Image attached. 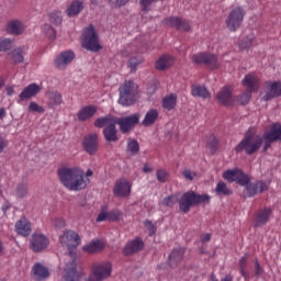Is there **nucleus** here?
Masks as SVG:
<instances>
[{"label":"nucleus","instance_id":"1","mask_svg":"<svg viewBox=\"0 0 281 281\" xmlns=\"http://www.w3.org/2000/svg\"><path fill=\"white\" fill-rule=\"evenodd\" d=\"M278 139L281 140V125L280 123H274L270 131L263 134V137L247 132L244 139L235 147V150L236 153L245 150L246 155H254L263 143V150L267 151L271 148V144L278 142Z\"/></svg>","mask_w":281,"mask_h":281},{"label":"nucleus","instance_id":"2","mask_svg":"<svg viewBox=\"0 0 281 281\" xmlns=\"http://www.w3.org/2000/svg\"><path fill=\"white\" fill-rule=\"evenodd\" d=\"M58 177L63 186L72 192L85 190L89 183V179L85 176V171L78 168L59 169Z\"/></svg>","mask_w":281,"mask_h":281},{"label":"nucleus","instance_id":"3","mask_svg":"<svg viewBox=\"0 0 281 281\" xmlns=\"http://www.w3.org/2000/svg\"><path fill=\"white\" fill-rule=\"evenodd\" d=\"M223 177L226 181L238 183L239 186H246L244 189V196H256L258 194V191L256 189V184L250 183L249 184V176H247L243 170L240 169H233V170H227L223 173Z\"/></svg>","mask_w":281,"mask_h":281},{"label":"nucleus","instance_id":"4","mask_svg":"<svg viewBox=\"0 0 281 281\" xmlns=\"http://www.w3.org/2000/svg\"><path fill=\"white\" fill-rule=\"evenodd\" d=\"M201 203H210V195L196 194L194 191L186 192L179 200L180 212L188 214L193 205H200Z\"/></svg>","mask_w":281,"mask_h":281},{"label":"nucleus","instance_id":"5","mask_svg":"<svg viewBox=\"0 0 281 281\" xmlns=\"http://www.w3.org/2000/svg\"><path fill=\"white\" fill-rule=\"evenodd\" d=\"M243 85L247 88V91H245L237 98V102L238 104L245 105L249 104V100H251V93H254V91H258L259 79L258 77H256V75L249 74L245 76Z\"/></svg>","mask_w":281,"mask_h":281},{"label":"nucleus","instance_id":"6","mask_svg":"<svg viewBox=\"0 0 281 281\" xmlns=\"http://www.w3.org/2000/svg\"><path fill=\"white\" fill-rule=\"evenodd\" d=\"M119 103L123 106H131L135 104V95H137V85L133 81H125L119 89Z\"/></svg>","mask_w":281,"mask_h":281},{"label":"nucleus","instance_id":"7","mask_svg":"<svg viewBox=\"0 0 281 281\" xmlns=\"http://www.w3.org/2000/svg\"><path fill=\"white\" fill-rule=\"evenodd\" d=\"M82 47L88 49V52H100V49H102L95 27L91 24L83 31Z\"/></svg>","mask_w":281,"mask_h":281},{"label":"nucleus","instance_id":"8","mask_svg":"<svg viewBox=\"0 0 281 281\" xmlns=\"http://www.w3.org/2000/svg\"><path fill=\"white\" fill-rule=\"evenodd\" d=\"M111 273H113V265L111 261H102L92 266L91 276L89 278L104 281L111 278Z\"/></svg>","mask_w":281,"mask_h":281},{"label":"nucleus","instance_id":"9","mask_svg":"<svg viewBox=\"0 0 281 281\" xmlns=\"http://www.w3.org/2000/svg\"><path fill=\"white\" fill-rule=\"evenodd\" d=\"M245 19V10L240 7L234 8L228 13V16L226 18L225 24L226 27L231 32H236L238 27L243 24V21Z\"/></svg>","mask_w":281,"mask_h":281},{"label":"nucleus","instance_id":"10","mask_svg":"<svg viewBox=\"0 0 281 281\" xmlns=\"http://www.w3.org/2000/svg\"><path fill=\"white\" fill-rule=\"evenodd\" d=\"M192 60L193 63H195V65H205L206 67H209V69H218L221 65L218 63V58L210 53H200L193 55Z\"/></svg>","mask_w":281,"mask_h":281},{"label":"nucleus","instance_id":"11","mask_svg":"<svg viewBox=\"0 0 281 281\" xmlns=\"http://www.w3.org/2000/svg\"><path fill=\"white\" fill-rule=\"evenodd\" d=\"M59 243L61 247L71 251V249H76V247L80 245V236L74 231H65L64 234L59 236Z\"/></svg>","mask_w":281,"mask_h":281},{"label":"nucleus","instance_id":"12","mask_svg":"<svg viewBox=\"0 0 281 281\" xmlns=\"http://www.w3.org/2000/svg\"><path fill=\"white\" fill-rule=\"evenodd\" d=\"M115 124L120 125L121 133H128L133 126L139 124V113H134L130 116L115 119Z\"/></svg>","mask_w":281,"mask_h":281},{"label":"nucleus","instance_id":"13","mask_svg":"<svg viewBox=\"0 0 281 281\" xmlns=\"http://www.w3.org/2000/svg\"><path fill=\"white\" fill-rule=\"evenodd\" d=\"M131 188H132L131 182L124 178H121V179L116 180V182L114 184L113 194H114V196L124 199V198L131 195Z\"/></svg>","mask_w":281,"mask_h":281},{"label":"nucleus","instance_id":"14","mask_svg":"<svg viewBox=\"0 0 281 281\" xmlns=\"http://www.w3.org/2000/svg\"><path fill=\"white\" fill-rule=\"evenodd\" d=\"M49 247V239L43 234L35 233L31 238V248L33 251H43Z\"/></svg>","mask_w":281,"mask_h":281},{"label":"nucleus","instance_id":"15","mask_svg":"<svg viewBox=\"0 0 281 281\" xmlns=\"http://www.w3.org/2000/svg\"><path fill=\"white\" fill-rule=\"evenodd\" d=\"M74 58H76L74 50H64L55 58V66L58 69H65L67 65H70L74 61Z\"/></svg>","mask_w":281,"mask_h":281},{"label":"nucleus","instance_id":"16","mask_svg":"<svg viewBox=\"0 0 281 281\" xmlns=\"http://www.w3.org/2000/svg\"><path fill=\"white\" fill-rule=\"evenodd\" d=\"M82 146L88 155L98 153V134H88L82 142Z\"/></svg>","mask_w":281,"mask_h":281},{"label":"nucleus","instance_id":"17","mask_svg":"<svg viewBox=\"0 0 281 281\" xmlns=\"http://www.w3.org/2000/svg\"><path fill=\"white\" fill-rule=\"evenodd\" d=\"M38 93H41V87L36 83H31L20 93L18 102L21 104V102H25V100H30L38 95Z\"/></svg>","mask_w":281,"mask_h":281},{"label":"nucleus","instance_id":"18","mask_svg":"<svg viewBox=\"0 0 281 281\" xmlns=\"http://www.w3.org/2000/svg\"><path fill=\"white\" fill-rule=\"evenodd\" d=\"M268 91L266 92V95H262V100L265 102H268V100H273V98H280L281 95V82L274 81V82H267Z\"/></svg>","mask_w":281,"mask_h":281},{"label":"nucleus","instance_id":"19","mask_svg":"<svg viewBox=\"0 0 281 281\" xmlns=\"http://www.w3.org/2000/svg\"><path fill=\"white\" fill-rule=\"evenodd\" d=\"M164 24L169 27H176V30H180L181 32L190 31V24L179 18H167L164 20Z\"/></svg>","mask_w":281,"mask_h":281},{"label":"nucleus","instance_id":"20","mask_svg":"<svg viewBox=\"0 0 281 281\" xmlns=\"http://www.w3.org/2000/svg\"><path fill=\"white\" fill-rule=\"evenodd\" d=\"M98 113V108L95 105H86L79 110L77 113V120L79 122H87L88 120H91L93 115Z\"/></svg>","mask_w":281,"mask_h":281},{"label":"nucleus","instance_id":"21","mask_svg":"<svg viewBox=\"0 0 281 281\" xmlns=\"http://www.w3.org/2000/svg\"><path fill=\"white\" fill-rule=\"evenodd\" d=\"M218 102L225 106H231L234 104V95H232V89L229 87H224L216 95Z\"/></svg>","mask_w":281,"mask_h":281},{"label":"nucleus","instance_id":"22","mask_svg":"<svg viewBox=\"0 0 281 281\" xmlns=\"http://www.w3.org/2000/svg\"><path fill=\"white\" fill-rule=\"evenodd\" d=\"M7 32L13 36H19L25 32V25L20 20H12L8 22Z\"/></svg>","mask_w":281,"mask_h":281},{"label":"nucleus","instance_id":"23","mask_svg":"<svg viewBox=\"0 0 281 281\" xmlns=\"http://www.w3.org/2000/svg\"><path fill=\"white\" fill-rule=\"evenodd\" d=\"M66 276L64 277V281H81L80 276H78V265L76 260H72L70 266L65 268Z\"/></svg>","mask_w":281,"mask_h":281},{"label":"nucleus","instance_id":"24","mask_svg":"<svg viewBox=\"0 0 281 281\" xmlns=\"http://www.w3.org/2000/svg\"><path fill=\"white\" fill-rule=\"evenodd\" d=\"M144 249V241L142 239L136 238L124 248L125 256H133V254H137V251H142Z\"/></svg>","mask_w":281,"mask_h":281},{"label":"nucleus","instance_id":"25","mask_svg":"<svg viewBox=\"0 0 281 281\" xmlns=\"http://www.w3.org/2000/svg\"><path fill=\"white\" fill-rule=\"evenodd\" d=\"M104 249V241L100 239L91 240L83 246L86 254H100Z\"/></svg>","mask_w":281,"mask_h":281},{"label":"nucleus","instance_id":"26","mask_svg":"<svg viewBox=\"0 0 281 281\" xmlns=\"http://www.w3.org/2000/svg\"><path fill=\"white\" fill-rule=\"evenodd\" d=\"M15 232L20 236H30V234L32 233V225L26 218L22 217L15 224Z\"/></svg>","mask_w":281,"mask_h":281},{"label":"nucleus","instance_id":"27","mask_svg":"<svg viewBox=\"0 0 281 281\" xmlns=\"http://www.w3.org/2000/svg\"><path fill=\"white\" fill-rule=\"evenodd\" d=\"M33 278L34 280H45L49 278V270L41 263H35L33 267Z\"/></svg>","mask_w":281,"mask_h":281},{"label":"nucleus","instance_id":"28","mask_svg":"<svg viewBox=\"0 0 281 281\" xmlns=\"http://www.w3.org/2000/svg\"><path fill=\"white\" fill-rule=\"evenodd\" d=\"M271 216V209H262L259 210L256 214L255 225L256 227H260L261 225H266L269 222V217Z\"/></svg>","mask_w":281,"mask_h":281},{"label":"nucleus","instance_id":"29","mask_svg":"<svg viewBox=\"0 0 281 281\" xmlns=\"http://www.w3.org/2000/svg\"><path fill=\"white\" fill-rule=\"evenodd\" d=\"M172 65H175V58L169 55H164L156 61V69L165 71V69L172 67Z\"/></svg>","mask_w":281,"mask_h":281},{"label":"nucleus","instance_id":"30","mask_svg":"<svg viewBox=\"0 0 281 281\" xmlns=\"http://www.w3.org/2000/svg\"><path fill=\"white\" fill-rule=\"evenodd\" d=\"M191 95H193V98H202L203 100H207V98H210V91L204 86L193 85L191 86Z\"/></svg>","mask_w":281,"mask_h":281},{"label":"nucleus","instance_id":"31","mask_svg":"<svg viewBox=\"0 0 281 281\" xmlns=\"http://www.w3.org/2000/svg\"><path fill=\"white\" fill-rule=\"evenodd\" d=\"M46 98L48 99V106L54 109V106H60L63 102V94L58 91H48L46 93Z\"/></svg>","mask_w":281,"mask_h":281},{"label":"nucleus","instance_id":"32","mask_svg":"<svg viewBox=\"0 0 281 281\" xmlns=\"http://www.w3.org/2000/svg\"><path fill=\"white\" fill-rule=\"evenodd\" d=\"M83 8H85V5H83L82 1L75 0L68 5V8L66 10V14H67V16H78V13L82 12Z\"/></svg>","mask_w":281,"mask_h":281},{"label":"nucleus","instance_id":"33","mask_svg":"<svg viewBox=\"0 0 281 281\" xmlns=\"http://www.w3.org/2000/svg\"><path fill=\"white\" fill-rule=\"evenodd\" d=\"M159 120V111L151 109L146 114L142 122L143 126H153Z\"/></svg>","mask_w":281,"mask_h":281},{"label":"nucleus","instance_id":"34","mask_svg":"<svg viewBox=\"0 0 281 281\" xmlns=\"http://www.w3.org/2000/svg\"><path fill=\"white\" fill-rule=\"evenodd\" d=\"M183 254H184L183 248L181 247L175 248L169 255V265L171 267H175L177 262H181V260H183Z\"/></svg>","mask_w":281,"mask_h":281},{"label":"nucleus","instance_id":"35","mask_svg":"<svg viewBox=\"0 0 281 281\" xmlns=\"http://www.w3.org/2000/svg\"><path fill=\"white\" fill-rule=\"evenodd\" d=\"M117 123H113L112 125L104 127L103 135L106 142H117V130L115 128V125Z\"/></svg>","mask_w":281,"mask_h":281},{"label":"nucleus","instance_id":"36","mask_svg":"<svg viewBox=\"0 0 281 281\" xmlns=\"http://www.w3.org/2000/svg\"><path fill=\"white\" fill-rule=\"evenodd\" d=\"M115 120L116 117L111 115L99 117L94 121V126H97V128H104V127L106 128L112 124H115Z\"/></svg>","mask_w":281,"mask_h":281},{"label":"nucleus","instance_id":"37","mask_svg":"<svg viewBox=\"0 0 281 281\" xmlns=\"http://www.w3.org/2000/svg\"><path fill=\"white\" fill-rule=\"evenodd\" d=\"M14 65H19L25 60L23 57V48H14L8 54Z\"/></svg>","mask_w":281,"mask_h":281},{"label":"nucleus","instance_id":"38","mask_svg":"<svg viewBox=\"0 0 281 281\" xmlns=\"http://www.w3.org/2000/svg\"><path fill=\"white\" fill-rule=\"evenodd\" d=\"M162 106L167 111H172L177 106V94H170L162 99Z\"/></svg>","mask_w":281,"mask_h":281},{"label":"nucleus","instance_id":"39","mask_svg":"<svg viewBox=\"0 0 281 281\" xmlns=\"http://www.w3.org/2000/svg\"><path fill=\"white\" fill-rule=\"evenodd\" d=\"M252 45H256V35L254 34L248 35L239 43L240 49H249V47H252Z\"/></svg>","mask_w":281,"mask_h":281},{"label":"nucleus","instance_id":"40","mask_svg":"<svg viewBox=\"0 0 281 281\" xmlns=\"http://www.w3.org/2000/svg\"><path fill=\"white\" fill-rule=\"evenodd\" d=\"M215 192L220 196H227V195L232 194V190H229V188H227V184L225 182H218L216 184Z\"/></svg>","mask_w":281,"mask_h":281},{"label":"nucleus","instance_id":"41","mask_svg":"<svg viewBox=\"0 0 281 281\" xmlns=\"http://www.w3.org/2000/svg\"><path fill=\"white\" fill-rule=\"evenodd\" d=\"M50 23H54V25H60L63 23V13L59 11H54L49 15Z\"/></svg>","mask_w":281,"mask_h":281},{"label":"nucleus","instance_id":"42","mask_svg":"<svg viewBox=\"0 0 281 281\" xmlns=\"http://www.w3.org/2000/svg\"><path fill=\"white\" fill-rule=\"evenodd\" d=\"M12 47V40L0 37V52H8Z\"/></svg>","mask_w":281,"mask_h":281},{"label":"nucleus","instance_id":"43","mask_svg":"<svg viewBox=\"0 0 281 281\" xmlns=\"http://www.w3.org/2000/svg\"><path fill=\"white\" fill-rule=\"evenodd\" d=\"M127 150L131 155H137V153H139V144L137 140H130L127 144Z\"/></svg>","mask_w":281,"mask_h":281},{"label":"nucleus","instance_id":"44","mask_svg":"<svg viewBox=\"0 0 281 281\" xmlns=\"http://www.w3.org/2000/svg\"><path fill=\"white\" fill-rule=\"evenodd\" d=\"M29 113H45V109L38 105V103L32 101L29 104Z\"/></svg>","mask_w":281,"mask_h":281},{"label":"nucleus","instance_id":"45","mask_svg":"<svg viewBox=\"0 0 281 281\" xmlns=\"http://www.w3.org/2000/svg\"><path fill=\"white\" fill-rule=\"evenodd\" d=\"M15 196H18V199H23L24 196H27V186L19 184L15 190Z\"/></svg>","mask_w":281,"mask_h":281},{"label":"nucleus","instance_id":"46","mask_svg":"<svg viewBox=\"0 0 281 281\" xmlns=\"http://www.w3.org/2000/svg\"><path fill=\"white\" fill-rule=\"evenodd\" d=\"M44 33L50 41H54V38H56V30H54L53 26L49 24L44 25Z\"/></svg>","mask_w":281,"mask_h":281},{"label":"nucleus","instance_id":"47","mask_svg":"<svg viewBox=\"0 0 281 281\" xmlns=\"http://www.w3.org/2000/svg\"><path fill=\"white\" fill-rule=\"evenodd\" d=\"M156 179L157 181H159L160 183H166V181H168V173L166 170L164 169H159L156 172Z\"/></svg>","mask_w":281,"mask_h":281},{"label":"nucleus","instance_id":"48","mask_svg":"<svg viewBox=\"0 0 281 281\" xmlns=\"http://www.w3.org/2000/svg\"><path fill=\"white\" fill-rule=\"evenodd\" d=\"M254 184L257 190V194H260V192H265L269 189V186L265 181H257Z\"/></svg>","mask_w":281,"mask_h":281},{"label":"nucleus","instance_id":"49","mask_svg":"<svg viewBox=\"0 0 281 281\" xmlns=\"http://www.w3.org/2000/svg\"><path fill=\"white\" fill-rule=\"evenodd\" d=\"M109 214V220L110 221H120V218H122V212H120V210H114V211H110L108 212Z\"/></svg>","mask_w":281,"mask_h":281},{"label":"nucleus","instance_id":"50","mask_svg":"<svg viewBox=\"0 0 281 281\" xmlns=\"http://www.w3.org/2000/svg\"><path fill=\"white\" fill-rule=\"evenodd\" d=\"M157 0H140V8L143 12H148L150 10V5L155 3Z\"/></svg>","mask_w":281,"mask_h":281},{"label":"nucleus","instance_id":"51","mask_svg":"<svg viewBox=\"0 0 281 281\" xmlns=\"http://www.w3.org/2000/svg\"><path fill=\"white\" fill-rule=\"evenodd\" d=\"M177 203V196L170 195L164 199L162 205H166L167 207H172Z\"/></svg>","mask_w":281,"mask_h":281},{"label":"nucleus","instance_id":"52","mask_svg":"<svg viewBox=\"0 0 281 281\" xmlns=\"http://www.w3.org/2000/svg\"><path fill=\"white\" fill-rule=\"evenodd\" d=\"M53 227H55V229H63V227H65V220L55 217L53 220Z\"/></svg>","mask_w":281,"mask_h":281},{"label":"nucleus","instance_id":"53","mask_svg":"<svg viewBox=\"0 0 281 281\" xmlns=\"http://www.w3.org/2000/svg\"><path fill=\"white\" fill-rule=\"evenodd\" d=\"M206 144L209 148H212V150H216V146H218V143L216 142V136L210 135Z\"/></svg>","mask_w":281,"mask_h":281},{"label":"nucleus","instance_id":"54","mask_svg":"<svg viewBox=\"0 0 281 281\" xmlns=\"http://www.w3.org/2000/svg\"><path fill=\"white\" fill-rule=\"evenodd\" d=\"M104 221H110L109 212L102 210L101 213H99V215L97 217V223H104Z\"/></svg>","mask_w":281,"mask_h":281},{"label":"nucleus","instance_id":"55","mask_svg":"<svg viewBox=\"0 0 281 281\" xmlns=\"http://www.w3.org/2000/svg\"><path fill=\"white\" fill-rule=\"evenodd\" d=\"M145 227H146V229H148L149 236H153V234H155V232H157V227H155L153 225V222H150V221H145Z\"/></svg>","mask_w":281,"mask_h":281},{"label":"nucleus","instance_id":"56","mask_svg":"<svg viewBox=\"0 0 281 281\" xmlns=\"http://www.w3.org/2000/svg\"><path fill=\"white\" fill-rule=\"evenodd\" d=\"M8 148V139L3 134H0V154L3 153Z\"/></svg>","mask_w":281,"mask_h":281},{"label":"nucleus","instance_id":"57","mask_svg":"<svg viewBox=\"0 0 281 281\" xmlns=\"http://www.w3.org/2000/svg\"><path fill=\"white\" fill-rule=\"evenodd\" d=\"M142 63V59H136V58H131L128 60V65L131 67V69H135L137 67V65H139Z\"/></svg>","mask_w":281,"mask_h":281},{"label":"nucleus","instance_id":"58","mask_svg":"<svg viewBox=\"0 0 281 281\" xmlns=\"http://www.w3.org/2000/svg\"><path fill=\"white\" fill-rule=\"evenodd\" d=\"M262 267H260V262L256 261L255 263V276L259 278V276H262Z\"/></svg>","mask_w":281,"mask_h":281},{"label":"nucleus","instance_id":"59","mask_svg":"<svg viewBox=\"0 0 281 281\" xmlns=\"http://www.w3.org/2000/svg\"><path fill=\"white\" fill-rule=\"evenodd\" d=\"M183 177L184 179L192 181L194 179V172H192L190 169H187L183 171Z\"/></svg>","mask_w":281,"mask_h":281},{"label":"nucleus","instance_id":"60","mask_svg":"<svg viewBox=\"0 0 281 281\" xmlns=\"http://www.w3.org/2000/svg\"><path fill=\"white\" fill-rule=\"evenodd\" d=\"M247 258H249V255H244L239 260V268H245L247 265Z\"/></svg>","mask_w":281,"mask_h":281},{"label":"nucleus","instance_id":"61","mask_svg":"<svg viewBox=\"0 0 281 281\" xmlns=\"http://www.w3.org/2000/svg\"><path fill=\"white\" fill-rule=\"evenodd\" d=\"M210 238H212V235L210 233L203 234L201 236L202 243H210Z\"/></svg>","mask_w":281,"mask_h":281},{"label":"nucleus","instance_id":"62","mask_svg":"<svg viewBox=\"0 0 281 281\" xmlns=\"http://www.w3.org/2000/svg\"><path fill=\"white\" fill-rule=\"evenodd\" d=\"M239 273L243 276V278H249V273L245 271V268H239Z\"/></svg>","mask_w":281,"mask_h":281},{"label":"nucleus","instance_id":"63","mask_svg":"<svg viewBox=\"0 0 281 281\" xmlns=\"http://www.w3.org/2000/svg\"><path fill=\"white\" fill-rule=\"evenodd\" d=\"M221 281H234V277H232V274H226L224 278L221 279Z\"/></svg>","mask_w":281,"mask_h":281},{"label":"nucleus","instance_id":"64","mask_svg":"<svg viewBox=\"0 0 281 281\" xmlns=\"http://www.w3.org/2000/svg\"><path fill=\"white\" fill-rule=\"evenodd\" d=\"M143 172H146V173L153 172V168H150V166H148V165H145V166L143 167Z\"/></svg>","mask_w":281,"mask_h":281}]
</instances>
